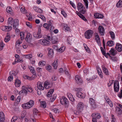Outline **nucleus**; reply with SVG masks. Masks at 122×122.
Here are the masks:
<instances>
[{
	"instance_id": "56",
	"label": "nucleus",
	"mask_w": 122,
	"mask_h": 122,
	"mask_svg": "<svg viewBox=\"0 0 122 122\" xmlns=\"http://www.w3.org/2000/svg\"><path fill=\"white\" fill-rule=\"evenodd\" d=\"M61 14L65 17H66L67 16L66 14L63 10H61Z\"/></svg>"
},
{
	"instance_id": "31",
	"label": "nucleus",
	"mask_w": 122,
	"mask_h": 122,
	"mask_svg": "<svg viewBox=\"0 0 122 122\" xmlns=\"http://www.w3.org/2000/svg\"><path fill=\"white\" fill-rule=\"evenodd\" d=\"M114 45V43L113 41H108L106 45L108 46H112Z\"/></svg>"
},
{
	"instance_id": "62",
	"label": "nucleus",
	"mask_w": 122,
	"mask_h": 122,
	"mask_svg": "<svg viewBox=\"0 0 122 122\" xmlns=\"http://www.w3.org/2000/svg\"><path fill=\"white\" fill-rule=\"evenodd\" d=\"M13 79V76H10L8 77V81H11Z\"/></svg>"
},
{
	"instance_id": "19",
	"label": "nucleus",
	"mask_w": 122,
	"mask_h": 122,
	"mask_svg": "<svg viewBox=\"0 0 122 122\" xmlns=\"http://www.w3.org/2000/svg\"><path fill=\"white\" fill-rule=\"evenodd\" d=\"M37 86L38 88L40 90H44V88L42 86V84L40 82H38L37 84Z\"/></svg>"
},
{
	"instance_id": "46",
	"label": "nucleus",
	"mask_w": 122,
	"mask_h": 122,
	"mask_svg": "<svg viewBox=\"0 0 122 122\" xmlns=\"http://www.w3.org/2000/svg\"><path fill=\"white\" fill-rule=\"evenodd\" d=\"M27 18L29 20H32V16L31 14H28L26 15Z\"/></svg>"
},
{
	"instance_id": "28",
	"label": "nucleus",
	"mask_w": 122,
	"mask_h": 122,
	"mask_svg": "<svg viewBox=\"0 0 122 122\" xmlns=\"http://www.w3.org/2000/svg\"><path fill=\"white\" fill-rule=\"evenodd\" d=\"M69 100L72 102L75 101V99L72 95L70 94H67Z\"/></svg>"
},
{
	"instance_id": "16",
	"label": "nucleus",
	"mask_w": 122,
	"mask_h": 122,
	"mask_svg": "<svg viewBox=\"0 0 122 122\" xmlns=\"http://www.w3.org/2000/svg\"><path fill=\"white\" fill-rule=\"evenodd\" d=\"M25 39L27 42L29 43L31 41L32 39L31 35L30 33H27L26 38Z\"/></svg>"
},
{
	"instance_id": "3",
	"label": "nucleus",
	"mask_w": 122,
	"mask_h": 122,
	"mask_svg": "<svg viewBox=\"0 0 122 122\" xmlns=\"http://www.w3.org/2000/svg\"><path fill=\"white\" fill-rule=\"evenodd\" d=\"M34 104V101L32 100H31L27 103L22 104L21 106L23 108L28 109L32 107Z\"/></svg>"
},
{
	"instance_id": "24",
	"label": "nucleus",
	"mask_w": 122,
	"mask_h": 122,
	"mask_svg": "<svg viewBox=\"0 0 122 122\" xmlns=\"http://www.w3.org/2000/svg\"><path fill=\"white\" fill-rule=\"evenodd\" d=\"M20 7V10L22 13L24 14H25L27 13V10L25 9V7L23 5H21Z\"/></svg>"
},
{
	"instance_id": "8",
	"label": "nucleus",
	"mask_w": 122,
	"mask_h": 122,
	"mask_svg": "<svg viewBox=\"0 0 122 122\" xmlns=\"http://www.w3.org/2000/svg\"><path fill=\"white\" fill-rule=\"evenodd\" d=\"M61 103L62 104L67 105L66 107H67L68 106V100L66 98L63 97L61 99Z\"/></svg>"
},
{
	"instance_id": "49",
	"label": "nucleus",
	"mask_w": 122,
	"mask_h": 122,
	"mask_svg": "<svg viewBox=\"0 0 122 122\" xmlns=\"http://www.w3.org/2000/svg\"><path fill=\"white\" fill-rule=\"evenodd\" d=\"M29 68L31 72L33 73H35V70L33 67L31 66H29Z\"/></svg>"
},
{
	"instance_id": "40",
	"label": "nucleus",
	"mask_w": 122,
	"mask_h": 122,
	"mask_svg": "<svg viewBox=\"0 0 122 122\" xmlns=\"http://www.w3.org/2000/svg\"><path fill=\"white\" fill-rule=\"evenodd\" d=\"M33 36L35 38H41L42 36L41 35L38 34V33H37V34H36L35 32H34L33 33Z\"/></svg>"
},
{
	"instance_id": "38",
	"label": "nucleus",
	"mask_w": 122,
	"mask_h": 122,
	"mask_svg": "<svg viewBox=\"0 0 122 122\" xmlns=\"http://www.w3.org/2000/svg\"><path fill=\"white\" fill-rule=\"evenodd\" d=\"M58 41V39L56 37H54L51 40V42L53 44L56 43Z\"/></svg>"
},
{
	"instance_id": "14",
	"label": "nucleus",
	"mask_w": 122,
	"mask_h": 122,
	"mask_svg": "<svg viewBox=\"0 0 122 122\" xmlns=\"http://www.w3.org/2000/svg\"><path fill=\"white\" fill-rule=\"evenodd\" d=\"M89 102L92 106L93 108L96 107V104L94 99L92 98L89 99Z\"/></svg>"
},
{
	"instance_id": "23",
	"label": "nucleus",
	"mask_w": 122,
	"mask_h": 122,
	"mask_svg": "<svg viewBox=\"0 0 122 122\" xmlns=\"http://www.w3.org/2000/svg\"><path fill=\"white\" fill-rule=\"evenodd\" d=\"M75 78L76 80L78 83H81L82 82L81 79L79 75H76L75 77Z\"/></svg>"
},
{
	"instance_id": "5",
	"label": "nucleus",
	"mask_w": 122,
	"mask_h": 122,
	"mask_svg": "<svg viewBox=\"0 0 122 122\" xmlns=\"http://www.w3.org/2000/svg\"><path fill=\"white\" fill-rule=\"evenodd\" d=\"M78 11L84 14L86 12V10L84 5L81 3L79 2L77 4V7Z\"/></svg>"
},
{
	"instance_id": "26",
	"label": "nucleus",
	"mask_w": 122,
	"mask_h": 122,
	"mask_svg": "<svg viewBox=\"0 0 122 122\" xmlns=\"http://www.w3.org/2000/svg\"><path fill=\"white\" fill-rule=\"evenodd\" d=\"M36 77V76L35 75H33L32 77H29L27 75L25 76V79H27L29 80H32L34 79Z\"/></svg>"
},
{
	"instance_id": "29",
	"label": "nucleus",
	"mask_w": 122,
	"mask_h": 122,
	"mask_svg": "<svg viewBox=\"0 0 122 122\" xmlns=\"http://www.w3.org/2000/svg\"><path fill=\"white\" fill-rule=\"evenodd\" d=\"M58 62V60L56 59L55 60L53 64H52V66H53L54 68L55 69H57V62Z\"/></svg>"
},
{
	"instance_id": "17",
	"label": "nucleus",
	"mask_w": 122,
	"mask_h": 122,
	"mask_svg": "<svg viewBox=\"0 0 122 122\" xmlns=\"http://www.w3.org/2000/svg\"><path fill=\"white\" fill-rule=\"evenodd\" d=\"M44 86L46 89H48L51 88L52 86V84L47 81L45 82L44 83Z\"/></svg>"
},
{
	"instance_id": "64",
	"label": "nucleus",
	"mask_w": 122,
	"mask_h": 122,
	"mask_svg": "<svg viewBox=\"0 0 122 122\" xmlns=\"http://www.w3.org/2000/svg\"><path fill=\"white\" fill-rule=\"evenodd\" d=\"M38 16L43 21L45 20V18L44 16L43 15H39Z\"/></svg>"
},
{
	"instance_id": "11",
	"label": "nucleus",
	"mask_w": 122,
	"mask_h": 122,
	"mask_svg": "<svg viewBox=\"0 0 122 122\" xmlns=\"http://www.w3.org/2000/svg\"><path fill=\"white\" fill-rule=\"evenodd\" d=\"M114 88L115 91L117 92L119 89V84L117 81H115L114 83Z\"/></svg>"
},
{
	"instance_id": "2",
	"label": "nucleus",
	"mask_w": 122,
	"mask_h": 122,
	"mask_svg": "<svg viewBox=\"0 0 122 122\" xmlns=\"http://www.w3.org/2000/svg\"><path fill=\"white\" fill-rule=\"evenodd\" d=\"M51 37L48 36L46 39H41L39 41V43L43 46H47L49 45L50 43L49 41L51 40Z\"/></svg>"
},
{
	"instance_id": "54",
	"label": "nucleus",
	"mask_w": 122,
	"mask_h": 122,
	"mask_svg": "<svg viewBox=\"0 0 122 122\" xmlns=\"http://www.w3.org/2000/svg\"><path fill=\"white\" fill-rule=\"evenodd\" d=\"M65 47L64 46H63L61 47L60 49H59V51L60 52H62L64 51L65 50Z\"/></svg>"
},
{
	"instance_id": "50",
	"label": "nucleus",
	"mask_w": 122,
	"mask_h": 122,
	"mask_svg": "<svg viewBox=\"0 0 122 122\" xmlns=\"http://www.w3.org/2000/svg\"><path fill=\"white\" fill-rule=\"evenodd\" d=\"M25 33L23 32H22L20 33V38L21 40H23L24 39Z\"/></svg>"
},
{
	"instance_id": "9",
	"label": "nucleus",
	"mask_w": 122,
	"mask_h": 122,
	"mask_svg": "<svg viewBox=\"0 0 122 122\" xmlns=\"http://www.w3.org/2000/svg\"><path fill=\"white\" fill-rule=\"evenodd\" d=\"M98 29V32L101 35L104 36L105 33V31L103 27L101 26H99Z\"/></svg>"
},
{
	"instance_id": "35",
	"label": "nucleus",
	"mask_w": 122,
	"mask_h": 122,
	"mask_svg": "<svg viewBox=\"0 0 122 122\" xmlns=\"http://www.w3.org/2000/svg\"><path fill=\"white\" fill-rule=\"evenodd\" d=\"M53 50L52 49H50L48 53V56L49 57H51L53 56Z\"/></svg>"
},
{
	"instance_id": "12",
	"label": "nucleus",
	"mask_w": 122,
	"mask_h": 122,
	"mask_svg": "<svg viewBox=\"0 0 122 122\" xmlns=\"http://www.w3.org/2000/svg\"><path fill=\"white\" fill-rule=\"evenodd\" d=\"M12 28V27L11 26L8 27L5 26H3L1 27V29L2 30L5 31H9L11 30Z\"/></svg>"
},
{
	"instance_id": "34",
	"label": "nucleus",
	"mask_w": 122,
	"mask_h": 122,
	"mask_svg": "<svg viewBox=\"0 0 122 122\" xmlns=\"http://www.w3.org/2000/svg\"><path fill=\"white\" fill-rule=\"evenodd\" d=\"M15 48L17 49V52L19 53L20 52V48L21 47L20 45V44H15Z\"/></svg>"
},
{
	"instance_id": "58",
	"label": "nucleus",
	"mask_w": 122,
	"mask_h": 122,
	"mask_svg": "<svg viewBox=\"0 0 122 122\" xmlns=\"http://www.w3.org/2000/svg\"><path fill=\"white\" fill-rule=\"evenodd\" d=\"M27 90L29 92L31 93H33L34 91L33 89L31 87H29L28 88Z\"/></svg>"
},
{
	"instance_id": "10",
	"label": "nucleus",
	"mask_w": 122,
	"mask_h": 122,
	"mask_svg": "<svg viewBox=\"0 0 122 122\" xmlns=\"http://www.w3.org/2000/svg\"><path fill=\"white\" fill-rule=\"evenodd\" d=\"M77 107V109L80 112H81L84 107V104L82 102H80L78 103Z\"/></svg>"
},
{
	"instance_id": "48",
	"label": "nucleus",
	"mask_w": 122,
	"mask_h": 122,
	"mask_svg": "<svg viewBox=\"0 0 122 122\" xmlns=\"http://www.w3.org/2000/svg\"><path fill=\"white\" fill-rule=\"evenodd\" d=\"M46 68L47 70L51 71V65H48L46 66Z\"/></svg>"
},
{
	"instance_id": "18",
	"label": "nucleus",
	"mask_w": 122,
	"mask_h": 122,
	"mask_svg": "<svg viewBox=\"0 0 122 122\" xmlns=\"http://www.w3.org/2000/svg\"><path fill=\"white\" fill-rule=\"evenodd\" d=\"M94 18H96L102 19L103 17V16L102 14L99 13H97L94 14Z\"/></svg>"
},
{
	"instance_id": "60",
	"label": "nucleus",
	"mask_w": 122,
	"mask_h": 122,
	"mask_svg": "<svg viewBox=\"0 0 122 122\" xmlns=\"http://www.w3.org/2000/svg\"><path fill=\"white\" fill-rule=\"evenodd\" d=\"M112 122H116V120L115 118L114 117V115L112 114Z\"/></svg>"
},
{
	"instance_id": "21",
	"label": "nucleus",
	"mask_w": 122,
	"mask_h": 122,
	"mask_svg": "<svg viewBox=\"0 0 122 122\" xmlns=\"http://www.w3.org/2000/svg\"><path fill=\"white\" fill-rule=\"evenodd\" d=\"M15 84L16 87H18L21 84V82L19 79H16L15 81Z\"/></svg>"
},
{
	"instance_id": "1",
	"label": "nucleus",
	"mask_w": 122,
	"mask_h": 122,
	"mask_svg": "<svg viewBox=\"0 0 122 122\" xmlns=\"http://www.w3.org/2000/svg\"><path fill=\"white\" fill-rule=\"evenodd\" d=\"M8 24L9 25H13V28L15 29L18 26L19 21L17 19L13 20L12 18H9L8 19Z\"/></svg>"
},
{
	"instance_id": "25",
	"label": "nucleus",
	"mask_w": 122,
	"mask_h": 122,
	"mask_svg": "<svg viewBox=\"0 0 122 122\" xmlns=\"http://www.w3.org/2000/svg\"><path fill=\"white\" fill-rule=\"evenodd\" d=\"M76 13L83 20L85 21H86L87 20L86 19L85 16L81 14L80 13L78 12V11H76Z\"/></svg>"
},
{
	"instance_id": "55",
	"label": "nucleus",
	"mask_w": 122,
	"mask_h": 122,
	"mask_svg": "<svg viewBox=\"0 0 122 122\" xmlns=\"http://www.w3.org/2000/svg\"><path fill=\"white\" fill-rule=\"evenodd\" d=\"M32 54H29L24 55L25 57L26 58H28L29 59L32 57Z\"/></svg>"
},
{
	"instance_id": "32",
	"label": "nucleus",
	"mask_w": 122,
	"mask_h": 122,
	"mask_svg": "<svg viewBox=\"0 0 122 122\" xmlns=\"http://www.w3.org/2000/svg\"><path fill=\"white\" fill-rule=\"evenodd\" d=\"M33 8L34 10L37 12L42 13V10L41 9H39L37 7H34Z\"/></svg>"
},
{
	"instance_id": "13",
	"label": "nucleus",
	"mask_w": 122,
	"mask_h": 122,
	"mask_svg": "<svg viewBox=\"0 0 122 122\" xmlns=\"http://www.w3.org/2000/svg\"><path fill=\"white\" fill-rule=\"evenodd\" d=\"M28 88L25 86H23L22 87L21 91L19 92L20 94L23 93V94H26L27 92Z\"/></svg>"
},
{
	"instance_id": "53",
	"label": "nucleus",
	"mask_w": 122,
	"mask_h": 122,
	"mask_svg": "<svg viewBox=\"0 0 122 122\" xmlns=\"http://www.w3.org/2000/svg\"><path fill=\"white\" fill-rule=\"evenodd\" d=\"M0 51L2 50L3 49V48L5 46V44L3 42H0Z\"/></svg>"
},
{
	"instance_id": "41",
	"label": "nucleus",
	"mask_w": 122,
	"mask_h": 122,
	"mask_svg": "<svg viewBox=\"0 0 122 122\" xmlns=\"http://www.w3.org/2000/svg\"><path fill=\"white\" fill-rule=\"evenodd\" d=\"M6 11L7 13H11L12 12V10L10 7L9 6L6 8Z\"/></svg>"
},
{
	"instance_id": "6",
	"label": "nucleus",
	"mask_w": 122,
	"mask_h": 122,
	"mask_svg": "<svg viewBox=\"0 0 122 122\" xmlns=\"http://www.w3.org/2000/svg\"><path fill=\"white\" fill-rule=\"evenodd\" d=\"M92 122H97V119L100 118L101 117V116L99 113H94L92 114Z\"/></svg>"
},
{
	"instance_id": "36",
	"label": "nucleus",
	"mask_w": 122,
	"mask_h": 122,
	"mask_svg": "<svg viewBox=\"0 0 122 122\" xmlns=\"http://www.w3.org/2000/svg\"><path fill=\"white\" fill-rule=\"evenodd\" d=\"M116 6L117 7H122V0H120L116 4Z\"/></svg>"
},
{
	"instance_id": "61",
	"label": "nucleus",
	"mask_w": 122,
	"mask_h": 122,
	"mask_svg": "<svg viewBox=\"0 0 122 122\" xmlns=\"http://www.w3.org/2000/svg\"><path fill=\"white\" fill-rule=\"evenodd\" d=\"M113 80L110 81L108 83V86H110L113 83Z\"/></svg>"
},
{
	"instance_id": "47",
	"label": "nucleus",
	"mask_w": 122,
	"mask_h": 122,
	"mask_svg": "<svg viewBox=\"0 0 122 122\" xmlns=\"http://www.w3.org/2000/svg\"><path fill=\"white\" fill-rule=\"evenodd\" d=\"M84 3V5L86 8L87 9L88 8V2L87 0H83Z\"/></svg>"
},
{
	"instance_id": "42",
	"label": "nucleus",
	"mask_w": 122,
	"mask_h": 122,
	"mask_svg": "<svg viewBox=\"0 0 122 122\" xmlns=\"http://www.w3.org/2000/svg\"><path fill=\"white\" fill-rule=\"evenodd\" d=\"M109 33L112 39V40L114 39L115 38V36L114 33L112 31L110 32Z\"/></svg>"
},
{
	"instance_id": "30",
	"label": "nucleus",
	"mask_w": 122,
	"mask_h": 122,
	"mask_svg": "<svg viewBox=\"0 0 122 122\" xmlns=\"http://www.w3.org/2000/svg\"><path fill=\"white\" fill-rule=\"evenodd\" d=\"M54 91V90L53 89L50 90L48 93L47 96L49 97H51Z\"/></svg>"
},
{
	"instance_id": "43",
	"label": "nucleus",
	"mask_w": 122,
	"mask_h": 122,
	"mask_svg": "<svg viewBox=\"0 0 122 122\" xmlns=\"http://www.w3.org/2000/svg\"><path fill=\"white\" fill-rule=\"evenodd\" d=\"M33 114L34 115H36L38 114V111L36 108H34L33 110Z\"/></svg>"
},
{
	"instance_id": "52",
	"label": "nucleus",
	"mask_w": 122,
	"mask_h": 122,
	"mask_svg": "<svg viewBox=\"0 0 122 122\" xmlns=\"http://www.w3.org/2000/svg\"><path fill=\"white\" fill-rule=\"evenodd\" d=\"M17 117L14 116L13 117L11 120V122H15L17 120Z\"/></svg>"
},
{
	"instance_id": "4",
	"label": "nucleus",
	"mask_w": 122,
	"mask_h": 122,
	"mask_svg": "<svg viewBox=\"0 0 122 122\" xmlns=\"http://www.w3.org/2000/svg\"><path fill=\"white\" fill-rule=\"evenodd\" d=\"M76 90L77 91V92L76 93V96L79 98H84L86 96L85 94L84 93H82L81 92L82 90V89L81 88H77Z\"/></svg>"
},
{
	"instance_id": "20",
	"label": "nucleus",
	"mask_w": 122,
	"mask_h": 122,
	"mask_svg": "<svg viewBox=\"0 0 122 122\" xmlns=\"http://www.w3.org/2000/svg\"><path fill=\"white\" fill-rule=\"evenodd\" d=\"M115 48L119 52H121L122 50V45L119 43H117L115 47Z\"/></svg>"
},
{
	"instance_id": "27",
	"label": "nucleus",
	"mask_w": 122,
	"mask_h": 122,
	"mask_svg": "<svg viewBox=\"0 0 122 122\" xmlns=\"http://www.w3.org/2000/svg\"><path fill=\"white\" fill-rule=\"evenodd\" d=\"M116 108L117 113L119 115H121L122 113V110L117 107H116Z\"/></svg>"
},
{
	"instance_id": "39",
	"label": "nucleus",
	"mask_w": 122,
	"mask_h": 122,
	"mask_svg": "<svg viewBox=\"0 0 122 122\" xmlns=\"http://www.w3.org/2000/svg\"><path fill=\"white\" fill-rule=\"evenodd\" d=\"M46 64L45 62L44 61H41L39 62L38 63V65L39 66L41 67L44 66Z\"/></svg>"
},
{
	"instance_id": "57",
	"label": "nucleus",
	"mask_w": 122,
	"mask_h": 122,
	"mask_svg": "<svg viewBox=\"0 0 122 122\" xmlns=\"http://www.w3.org/2000/svg\"><path fill=\"white\" fill-rule=\"evenodd\" d=\"M43 26L44 28H45L47 29H48L49 28V26L48 24H47L46 23L44 24Z\"/></svg>"
},
{
	"instance_id": "22",
	"label": "nucleus",
	"mask_w": 122,
	"mask_h": 122,
	"mask_svg": "<svg viewBox=\"0 0 122 122\" xmlns=\"http://www.w3.org/2000/svg\"><path fill=\"white\" fill-rule=\"evenodd\" d=\"M102 67L103 72L106 75H108L109 73L107 69L104 66H103Z\"/></svg>"
},
{
	"instance_id": "51",
	"label": "nucleus",
	"mask_w": 122,
	"mask_h": 122,
	"mask_svg": "<svg viewBox=\"0 0 122 122\" xmlns=\"http://www.w3.org/2000/svg\"><path fill=\"white\" fill-rule=\"evenodd\" d=\"M41 105L42 107L45 108L46 107V104L44 102L41 101Z\"/></svg>"
},
{
	"instance_id": "15",
	"label": "nucleus",
	"mask_w": 122,
	"mask_h": 122,
	"mask_svg": "<svg viewBox=\"0 0 122 122\" xmlns=\"http://www.w3.org/2000/svg\"><path fill=\"white\" fill-rule=\"evenodd\" d=\"M95 39L96 41L97 42L98 45L100 44V39L99 36L97 33H96L95 34Z\"/></svg>"
},
{
	"instance_id": "45",
	"label": "nucleus",
	"mask_w": 122,
	"mask_h": 122,
	"mask_svg": "<svg viewBox=\"0 0 122 122\" xmlns=\"http://www.w3.org/2000/svg\"><path fill=\"white\" fill-rule=\"evenodd\" d=\"M109 52L111 55H114L116 54L115 52L114 49L113 48L111 49Z\"/></svg>"
},
{
	"instance_id": "37",
	"label": "nucleus",
	"mask_w": 122,
	"mask_h": 122,
	"mask_svg": "<svg viewBox=\"0 0 122 122\" xmlns=\"http://www.w3.org/2000/svg\"><path fill=\"white\" fill-rule=\"evenodd\" d=\"M10 40V36L9 34H7L5 38V41L6 42L9 41Z\"/></svg>"
},
{
	"instance_id": "7",
	"label": "nucleus",
	"mask_w": 122,
	"mask_h": 122,
	"mask_svg": "<svg viewBox=\"0 0 122 122\" xmlns=\"http://www.w3.org/2000/svg\"><path fill=\"white\" fill-rule=\"evenodd\" d=\"M93 32V31L90 30H87L85 33V37L87 39H89L92 37V35Z\"/></svg>"
},
{
	"instance_id": "44",
	"label": "nucleus",
	"mask_w": 122,
	"mask_h": 122,
	"mask_svg": "<svg viewBox=\"0 0 122 122\" xmlns=\"http://www.w3.org/2000/svg\"><path fill=\"white\" fill-rule=\"evenodd\" d=\"M98 70H97V72L98 74L99 75L100 77L101 78H102L103 77V76L102 75V72H101V71L100 70V69H99L98 68Z\"/></svg>"
},
{
	"instance_id": "59",
	"label": "nucleus",
	"mask_w": 122,
	"mask_h": 122,
	"mask_svg": "<svg viewBox=\"0 0 122 122\" xmlns=\"http://www.w3.org/2000/svg\"><path fill=\"white\" fill-rule=\"evenodd\" d=\"M70 4L71 5L73 8H74L75 9L76 8V6L73 2L71 1L70 2Z\"/></svg>"
},
{
	"instance_id": "63",
	"label": "nucleus",
	"mask_w": 122,
	"mask_h": 122,
	"mask_svg": "<svg viewBox=\"0 0 122 122\" xmlns=\"http://www.w3.org/2000/svg\"><path fill=\"white\" fill-rule=\"evenodd\" d=\"M21 98V97L20 96H19L16 99V101L17 102V103H19L20 102V100Z\"/></svg>"
},
{
	"instance_id": "33",
	"label": "nucleus",
	"mask_w": 122,
	"mask_h": 122,
	"mask_svg": "<svg viewBox=\"0 0 122 122\" xmlns=\"http://www.w3.org/2000/svg\"><path fill=\"white\" fill-rule=\"evenodd\" d=\"M63 29L65 31H70L69 27L67 25H65L63 27Z\"/></svg>"
}]
</instances>
